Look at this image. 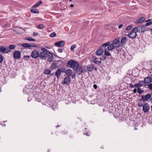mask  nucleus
Here are the masks:
<instances>
[{"label":"nucleus","mask_w":152,"mask_h":152,"mask_svg":"<svg viewBox=\"0 0 152 152\" xmlns=\"http://www.w3.org/2000/svg\"><path fill=\"white\" fill-rule=\"evenodd\" d=\"M69 64L70 67L74 69H76L79 66V64L77 62L72 60H70L68 62V64Z\"/></svg>","instance_id":"nucleus-1"},{"label":"nucleus","mask_w":152,"mask_h":152,"mask_svg":"<svg viewBox=\"0 0 152 152\" xmlns=\"http://www.w3.org/2000/svg\"><path fill=\"white\" fill-rule=\"evenodd\" d=\"M135 31L138 33L144 32L145 30L146 27L145 26H141L136 27L133 28Z\"/></svg>","instance_id":"nucleus-2"},{"label":"nucleus","mask_w":152,"mask_h":152,"mask_svg":"<svg viewBox=\"0 0 152 152\" xmlns=\"http://www.w3.org/2000/svg\"><path fill=\"white\" fill-rule=\"evenodd\" d=\"M137 35L136 31L133 28L131 31L128 34V36L131 39L134 38Z\"/></svg>","instance_id":"nucleus-3"},{"label":"nucleus","mask_w":152,"mask_h":152,"mask_svg":"<svg viewBox=\"0 0 152 152\" xmlns=\"http://www.w3.org/2000/svg\"><path fill=\"white\" fill-rule=\"evenodd\" d=\"M113 45H114L115 47L119 48L122 46L119 41V39L118 38H117L114 39L112 43Z\"/></svg>","instance_id":"nucleus-4"},{"label":"nucleus","mask_w":152,"mask_h":152,"mask_svg":"<svg viewBox=\"0 0 152 152\" xmlns=\"http://www.w3.org/2000/svg\"><path fill=\"white\" fill-rule=\"evenodd\" d=\"M11 51V50L8 48H6L4 47L0 46V52L3 53H8Z\"/></svg>","instance_id":"nucleus-5"},{"label":"nucleus","mask_w":152,"mask_h":152,"mask_svg":"<svg viewBox=\"0 0 152 152\" xmlns=\"http://www.w3.org/2000/svg\"><path fill=\"white\" fill-rule=\"evenodd\" d=\"M31 56L34 58H37L39 57V52L36 50H34L31 53Z\"/></svg>","instance_id":"nucleus-6"},{"label":"nucleus","mask_w":152,"mask_h":152,"mask_svg":"<svg viewBox=\"0 0 152 152\" xmlns=\"http://www.w3.org/2000/svg\"><path fill=\"white\" fill-rule=\"evenodd\" d=\"M13 57L16 59H19L20 58L21 53L18 50L15 51L13 53Z\"/></svg>","instance_id":"nucleus-7"},{"label":"nucleus","mask_w":152,"mask_h":152,"mask_svg":"<svg viewBox=\"0 0 152 152\" xmlns=\"http://www.w3.org/2000/svg\"><path fill=\"white\" fill-rule=\"evenodd\" d=\"M54 44L57 47H62L64 45L65 42L63 41H61L56 42Z\"/></svg>","instance_id":"nucleus-8"},{"label":"nucleus","mask_w":152,"mask_h":152,"mask_svg":"<svg viewBox=\"0 0 152 152\" xmlns=\"http://www.w3.org/2000/svg\"><path fill=\"white\" fill-rule=\"evenodd\" d=\"M48 54L46 52H41L39 53V57L41 59H45Z\"/></svg>","instance_id":"nucleus-9"},{"label":"nucleus","mask_w":152,"mask_h":152,"mask_svg":"<svg viewBox=\"0 0 152 152\" xmlns=\"http://www.w3.org/2000/svg\"><path fill=\"white\" fill-rule=\"evenodd\" d=\"M151 96V95L150 94H148L146 95H143L142 96L141 98L142 100L144 101H148V99L150 98Z\"/></svg>","instance_id":"nucleus-10"},{"label":"nucleus","mask_w":152,"mask_h":152,"mask_svg":"<svg viewBox=\"0 0 152 152\" xmlns=\"http://www.w3.org/2000/svg\"><path fill=\"white\" fill-rule=\"evenodd\" d=\"M75 71L77 74L78 75H80L83 72L84 70L83 68L79 66L76 68L75 69Z\"/></svg>","instance_id":"nucleus-11"},{"label":"nucleus","mask_w":152,"mask_h":152,"mask_svg":"<svg viewBox=\"0 0 152 152\" xmlns=\"http://www.w3.org/2000/svg\"><path fill=\"white\" fill-rule=\"evenodd\" d=\"M150 108V106L148 105V104H145L143 106V110L144 113L147 112Z\"/></svg>","instance_id":"nucleus-12"},{"label":"nucleus","mask_w":152,"mask_h":152,"mask_svg":"<svg viewBox=\"0 0 152 152\" xmlns=\"http://www.w3.org/2000/svg\"><path fill=\"white\" fill-rule=\"evenodd\" d=\"M144 84H148L152 82V78L150 77H147L144 79Z\"/></svg>","instance_id":"nucleus-13"},{"label":"nucleus","mask_w":152,"mask_h":152,"mask_svg":"<svg viewBox=\"0 0 152 152\" xmlns=\"http://www.w3.org/2000/svg\"><path fill=\"white\" fill-rule=\"evenodd\" d=\"M144 82L143 81H140L139 82L135 84L134 86L136 87L139 88V87H141L144 84Z\"/></svg>","instance_id":"nucleus-14"},{"label":"nucleus","mask_w":152,"mask_h":152,"mask_svg":"<svg viewBox=\"0 0 152 152\" xmlns=\"http://www.w3.org/2000/svg\"><path fill=\"white\" fill-rule=\"evenodd\" d=\"M104 51V50L100 48L99 49L97 50L96 52V54L97 56H101L103 53Z\"/></svg>","instance_id":"nucleus-15"},{"label":"nucleus","mask_w":152,"mask_h":152,"mask_svg":"<svg viewBox=\"0 0 152 152\" xmlns=\"http://www.w3.org/2000/svg\"><path fill=\"white\" fill-rule=\"evenodd\" d=\"M70 78L69 77H66L64 80V83L68 85L70 83Z\"/></svg>","instance_id":"nucleus-16"},{"label":"nucleus","mask_w":152,"mask_h":152,"mask_svg":"<svg viewBox=\"0 0 152 152\" xmlns=\"http://www.w3.org/2000/svg\"><path fill=\"white\" fill-rule=\"evenodd\" d=\"M62 69H59L57 70L55 73V75L56 76L57 78H58L60 76L61 72H62Z\"/></svg>","instance_id":"nucleus-17"},{"label":"nucleus","mask_w":152,"mask_h":152,"mask_svg":"<svg viewBox=\"0 0 152 152\" xmlns=\"http://www.w3.org/2000/svg\"><path fill=\"white\" fill-rule=\"evenodd\" d=\"M126 42H127V39H126V37H122L121 39V42H120V43H121V45H125L126 43Z\"/></svg>","instance_id":"nucleus-18"},{"label":"nucleus","mask_w":152,"mask_h":152,"mask_svg":"<svg viewBox=\"0 0 152 152\" xmlns=\"http://www.w3.org/2000/svg\"><path fill=\"white\" fill-rule=\"evenodd\" d=\"M115 48V47L114 45H113L112 43L108 45L107 47V49L109 51H111Z\"/></svg>","instance_id":"nucleus-19"},{"label":"nucleus","mask_w":152,"mask_h":152,"mask_svg":"<svg viewBox=\"0 0 152 152\" xmlns=\"http://www.w3.org/2000/svg\"><path fill=\"white\" fill-rule=\"evenodd\" d=\"M72 73V71L70 69H67L66 71V74L68 76H70Z\"/></svg>","instance_id":"nucleus-20"},{"label":"nucleus","mask_w":152,"mask_h":152,"mask_svg":"<svg viewBox=\"0 0 152 152\" xmlns=\"http://www.w3.org/2000/svg\"><path fill=\"white\" fill-rule=\"evenodd\" d=\"M87 70L89 72H91L93 70V66L92 65H88L87 66Z\"/></svg>","instance_id":"nucleus-21"},{"label":"nucleus","mask_w":152,"mask_h":152,"mask_svg":"<svg viewBox=\"0 0 152 152\" xmlns=\"http://www.w3.org/2000/svg\"><path fill=\"white\" fill-rule=\"evenodd\" d=\"M145 20V18L143 17H142L139 18L137 21V23H141L143 22Z\"/></svg>","instance_id":"nucleus-22"},{"label":"nucleus","mask_w":152,"mask_h":152,"mask_svg":"<svg viewBox=\"0 0 152 152\" xmlns=\"http://www.w3.org/2000/svg\"><path fill=\"white\" fill-rule=\"evenodd\" d=\"M18 30H16V29H14L13 30L15 32H16L18 34H22L23 33V31L21 30H20V29H22L23 30V29L20 27H18L17 28Z\"/></svg>","instance_id":"nucleus-23"},{"label":"nucleus","mask_w":152,"mask_h":152,"mask_svg":"<svg viewBox=\"0 0 152 152\" xmlns=\"http://www.w3.org/2000/svg\"><path fill=\"white\" fill-rule=\"evenodd\" d=\"M31 11L34 14H37L39 13V12L37 9H32L31 10Z\"/></svg>","instance_id":"nucleus-24"},{"label":"nucleus","mask_w":152,"mask_h":152,"mask_svg":"<svg viewBox=\"0 0 152 152\" xmlns=\"http://www.w3.org/2000/svg\"><path fill=\"white\" fill-rule=\"evenodd\" d=\"M22 46L24 48H31L30 45L28 44L27 43H23L22 45Z\"/></svg>","instance_id":"nucleus-25"},{"label":"nucleus","mask_w":152,"mask_h":152,"mask_svg":"<svg viewBox=\"0 0 152 152\" xmlns=\"http://www.w3.org/2000/svg\"><path fill=\"white\" fill-rule=\"evenodd\" d=\"M110 44V42H107L103 44L100 47V48L102 49L103 48L106 47L107 46H108Z\"/></svg>","instance_id":"nucleus-26"},{"label":"nucleus","mask_w":152,"mask_h":152,"mask_svg":"<svg viewBox=\"0 0 152 152\" xmlns=\"http://www.w3.org/2000/svg\"><path fill=\"white\" fill-rule=\"evenodd\" d=\"M42 3V1H41L40 0L39 2H38L37 4L34 5L33 6V7L35 8L37 7Z\"/></svg>","instance_id":"nucleus-27"},{"label":"nucleus","mask_w":152,"mask_h":152,"mask_svg":"<svg viewBox=\"0 0 152 152\" xmlns=\"http://www.w3.org/2000/svg\"><path fill=\"white\" fill-rule=\"evenodd\" d=\"M58 66L55 63H53L52 64L51 68L53 69H56L58 68Z\"/></svg>","instance_id":"nucleus-28"},{"label":"nucleus","mask_w":152,"mask_h":152,"mask_svg":"<svg viewBox=\"0 0 152 152\" xmlns=\"http://www.w3.org/2000/svg\"><path fill=\"white\" fill-rule=\"evenodd\" d=\"M142 100H140L138 102V106L139 107H142L143 106L144 102Z\"/></svg>","instance_id":"nucleus-29"},{"label":"nucleus","mask_w":152,"mask_h":152,"mask_svg":"<svg viewBox=\"0 0 152 152\" xmlns=\"http://www.w3.org/2000/svg\"><path fill=\"white\" fill-rule=\"evenodd\" d=\"M51 71L50 70L48 69H46L44 71V73L47 75H48L50 74L51 73Z\"/></svg>","instance_id":"nucleus-30"},{"label":"nucleus","mask_w":152,"mask_h":152,"mask_svg":"<svg viewBox=\"0 0 152 152\" xmlns=\"http://www.w3.org/2000/svg\"><path fill=\"white\" fill-rule=\"evenodd\" d=\"M25 39L29 41H34L35 39L30 37H26Z\"/></svg>","instance_id":"nucleus-31"},{"label":"nucleus","mask_w":152,"mask_h":152,"mask_svg":"<svg viewBox=\"0 0 152 152\" xmlns=\"http://www.w3.org/2000/svg\"><path fill=\"white\" fill-rule=\"evenodd\" d=\"M104 53L105 55L107 56H110V53L106 49L104 50Z\"/></svg>","instance_id":"nucleus-32"},{"label":"nucleus","mask_w":152,"mask_h":152,"mask_svg":"<svg viewBox=\"0 0 152 152\" xmlns=\"http://www.w3.org/2000/svg\"><path fill=\"white\" fill-rule=\"evenodd\" d=\"M48 53L50 54L51 55V56L52 58H56V55L53 53H52L50 52H48Z\"/></svg>","instance_id":"nucleus-33"},{"label":"nucleus","mask_w":152,"mask_h":152,"mask_svg":"<svg viewBox=\"0 0 152 152\" xmlns=\"http://www.w3.org/2000/svg\"><path fill=\"white\" fill-rule=\"evenodd\" d=\"M16 47V46L14 45H10L9 47V49H14Z\"/></svg>","instance_id":"nucleus-34"},{"label":"nucleus","mask_w":152,"mask_h":152,"mask_svg":"<svg viewBox=\"0 0 152 152\" xmlns=\"http://www.w3.org/2000/svg\"><path fill=\"white\" fill-rule=\"evenodd\" d=\"M56 34L55 32H53L50 35V37H54L56 36Z\"/></svg>","instance_id":"nucleus-35"},{"label":"nucleus","mask_w":152,"mask_h":152,"mask_svg":"<svg viewBox=\"0 0 152 152\" xmlns=\"http://www.w3.org/2000/svg\"><path fill=\"white\" fill-rule=\"evenodd\" d=\"M132 28V25H129L127 26L126 28V31H129Z\"/></svg>","instance_id":"nucleus-36"},{"label":"nucleus","mask_w":152,"mask_h":152,"mask_svg":"<svg viewBox=\"0 0 152 152\" xmlns=\"http://www.w3.org/2000/svg\"><path fill=\"white\" fill-rule=\"evenodd\" d=\"M143 92V90H141L140 88H138L137 92L140 94H142Z\"/></svg>","instance_id":"nucleus-37"},{"label":"nucleus","mask_w":152,"mask_h":152,"mask_svg":"<svg viewBox=\"0 0 152 152\" xmlns=\"http://www.w3.org/2000/svg\"><path fill=\"white\" fill-rule=\"evenodd\" d=\"M41 50L42 51V52H47V54H48V52H49V51H48L46 49L44 48H41Z\"/></svg>","instance_id":"nucleus-38"},{"label":"nucleus","mask_w":152,"mask_h":152,"mask_svg":"<svg viewBox=\"0 0 152 152\" xmlns=\"http://www.w3.org/2000/svg\"><path fill=\"white\" fill-rule=\"evenodd\" d=\"M98 58L94 56L93 57V62L95 63L97 61Z\"/></svg>","instance_id":"nucleus-39"},{"label":"nucleus","mask_w":152,"mask_h":152,"mask_svg":"<svg viewBox=\"0 0 152 152\" xmlns=\"http://www.w3.org/2000/svg\"><path fill=\"white\" fill-rule=\"evenodd\" d=\"M44 27V25L43 24H39V25L38 26L37 28L39 29H42Z\"/></svg>","instance_id":"nucleus-40"},{"label":"nucleus","mask_w":152,"mask_h":152,"mask_svg":"<svg viewBox=\"0 0 152 152\" xmlns=\"http://www.w3.org/2000/svg\"><path fill=\"white\" fill-rule=\"evenodd\" d=\"M76 47V45H73L71 46V50H74Z\"/></svg>","instance_id":"nucleus-41"},{"label":"nucleus","mask_w":152,"mask_h":152,"mask_svg":"<svg viewBox=\"0 0 152 152\" xmlns=\"http://www.w3.org/2000/svg\"><path fill=\"white\" fill-rule=\"evenodd\" d=\"M30 58V56L27 55V56H23V58L25 60H27L29 58Z\"/></svg>","instance_id":"nucleus-42"},{"label":"nucleus","mask_w":152,"mask_h":152,"mask_svg":"<svg viewBox=\"0 0 152 152\" xmlns=\"http://www.w3.org/2000/svg\"><path fill=\"white\" fill-rule=\"evenodd\" d=\"M3 57L2 55L0 54V63H1L2 62L3 60Z\"/></svg>","instance_id":"nucleus-43"},{"label":"nucleus","mask_w":152,"mask_h":152,"mask_svg":"<svg viewBox=\"0 0 152 152\" xmlns=\"http://www.w3.org/2000/svg\"><path fill=\"white\" fill-rule=\"evenodd\" d=\"M152 24V21H150L148 23H147L145 24V26H148L151 25Z\"/></svg>","instance_id":"nucleus-44"},{"label":"nucleus","mask_w":152,"mask_h":152,"mask_svg":"<svg viewBox=\"0 0 152 152\" xmlns=\"http://www.w3.org/2000/svg\"><path fill=\"white\" fill-rule=\"evenodd\" d=\"M48 60L49 62H52L53 61V60L52 58L49 57L48 58Z\"/></svg>","instance_id":"nucleus-45"},{"label":"nucleus","mask_w":152,"mask_h":152,"mask_svg":"<svg viewBox=\"0 0 152 152\" xmlns=\"http://www.w3.org/2000/svg\"><path fill=\"white\" fill-rule=\"evenodd\" d=\"M95 64L98 65H100L101 63V62L100 61H97L96 62L94 63Z\"/></svg>","instance_id":"nucleus-46"},{"label":"nucleus","mask_w":152,"mask_h":152,"mask_svg":"<svg viewBox=\"0 0 152 152\" xmlns=\"http://www.w3.org/2000/svg\"><path fill=\"white\" fill-rule=\"evenodd\" d=\"M31 48V47H37V45L35 44H33L31 45H30Z\"/></svg>","instance_id":"nucleus-47"},{"label":"nucleus","mask_w":152,"mask_h":152,"mask_svg":"<svg viewBox=\"0 0 152 152\" xmlns=\"http://www.w3.org/2000/svg\"><path fill=\"white\" fill-rule=\"evenodd\" d=\"M148 87L151 90H152V84H149Z\"/></svg>","instance_id":"nucleus-48"},{"label":"nucleus","mask_w":152,"mask_h":152,"mask_svg":"<svg viewBox=\"0 0 152 152\" xmlns=\"http://www.w3.org/2000/svg\"><path fill=\"white\" fill-rule=\"evenodd\" d=\"M57 50L60 53H61L63 52V50L61 49H58Z\"/></svg>","instance_id":"nucleus-49"},{"label":"nucleus","mask_w":152,"mask_h":152,"mask_svg":"<svg viewBox=\"0 0 152 152\" xmlns=\"http://www.w3.org/2000/svg\"><path fill=\"white\" fill-rule=\"evenodd\" d=\"M134 86L132 84H130L129 85V87L131 88H134Z\"/></svg>","instance_id":"nucleus-50"},{"label":"nucleus","mask_w":152,"mask_h":152,"mask_svg":"<svg viewBox=\"0 0 152 152\" xmlns=\"http://www.w3.org/2000/svg\"><path fill=\"white\" fill-rule=\"evenodd\" d=\"M105 59V56H103L102 57H101L100 58V60H104Z\"/></svg>","instance_id":"nucleus-51"},{"label":"nucleus","mask_w":152,"mask_h":152,"mask_svg":"<svg viewBox=\"0 0 152 152\" xmlns=\"http://www.w3.org/2000/svg\"><path fill=\"white\" fill-rule=\"evenodd\" d=\"M123 26V24H121L118 26V28L119 29H120V28H121Z\"/></svg>","instance_id":"nucleus-52"},{"label":"nucleus","mask_w":152,"mask_h":152,"mask_svg":"<svg viewBox=\"0 0 152 152\" xmlns=\"http://www.w3.org/2000/svg\"><path fill=\"white\" fill-rule=\"evenodd\" d=\"M93 87L95 89H96L97 88V86L96 84H94L93 85Z\"/></svg>","instance_id":"nucleus-53"},{"label":"nucleus","mask_w":152,"mask_h":152,"mask_svg":"<svg viewBox=\"0 0 152 152\" xmlns=\"http://www.w3.org/2000/svg\"><path fill=\"white\" fill-rule=\"evenodd\" d=\"M37 34H38L37 33H36V32H33V35L34 36H37Z\"/></svg>","instance_id":"nucleus-54"},{"label":"nucleus","mask_w":152,"mask_h":152,"mask_svg":"<svg viewBox=\"0 0 152 152\" xmlns=\"http://www.w3.org/2000/svg\"><path fill=\"white\" fill-rule=\"evenodd\" d=\"M137 90L136 89H134V90H133V92L134 93H136V92H137Z\"/></svg>","instance_id":"nucleus-55"},{"label":"nucleus","mask_w":152,"mask_h":152,"mask_svg":"<svg viewBox=\"0 0 152 152\" xmlns=\"http://www.w3.org/2000/svg\"><path fill=\"white\" fill-rule=\"evenodd\" d=\"M70 6L71 7H74V5L73 4H71L70 5Z\"/></svg>","instance_id":"nucleus-56"},{"label":"nucleus","mask_w":152,"mask_h":152,"mask_svg":"<svg viewBox=\"0 0 152 152\" xmlns=\"http://www.w3.org/2000/svg\"><path fill=\"white\" fill-rule=\"evenodd\" d=\"M86 135L87 136H89L90 135V134H89L88 133H87L86 134Z\"/></svg>","instance_id":"nucleus-57"},{"label":"nucleus","mask_w":152,"mask_h":152,"mask_svg":"<svg viewBox=\"0 0 152 152\" xmlns=\"http://www.w3.org/2000/svg\"><path fill=\"white\" fill-rule=\"evenodd\" d=\"M45 48H47L49 49L50 48L49 47H45Z\"/></svg>","instance_id":"nucleus-58"},{"label":"nucleus","mask_w":152,"mask_h":152,"mask_svg":"<svg viewBox=\"0 0 152 152\" xmlns=\"http://www.w3.org/2000/svg\"><path fill=\"white\" fill-rule=\"evenodd\" d=\"M150 20V19H149L148 20L146 21H145V22H147V21H149Z\"/></svg>","instance_id":"nucleus-59"},{"label":"nucleus","mask_w":152,"mask_h":152,"mask_svg":"<svg viewBox=\"0 0 152 152\" xmlns=\"http://www.w3.org/2000/svg\"><path fill=\"white\" fill-rule=\"evenodd\" d=\"M70 1H71L72 0H69Z\"/></svg>","instance_id":"nucleus-60"},{"label":"nucleus","mask_w":152,"mask_h":152,"mask_svg":"<svg viewBox=\"0 0 152 152\" xmlns=\"http://www.w3.org/2000/svg\"><path fill=\"white\" fill-rule=\"evenodd\" d=\"M151 31L152 32V28L151 29Z\"/></svg>","instance_id":"nucleus-61"},{"label":"nucleus","mask_w":152,"mask_h":152,"mask_svg":"<svg viewBox=\"0 0 152 152\" xmlns=\"http://www.w3.org/2000/svg\"><path fill=\"white\" fill-rule=\"evenodd\" d=\"M1 89H0V92H1Z\"/></svg>","instance_id":"nucleus-62"},{"label":"nucleus","mask_w":152,"mask_h":152,"mask_svg":"<svg viewBox=\"0 0 152 152\" xmlns=\"http://www.w3.org/2000/svg\"><path fill=\"white\" fill-rule=\"evenodd\" d=\"M151 100H152V98L151 99Z\"/></svg>","instance_id":"nucleus-63"}]
</instances>
